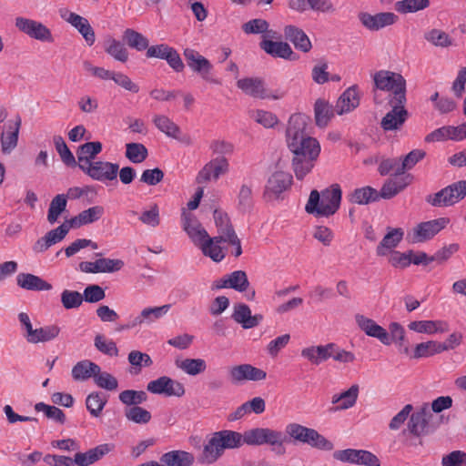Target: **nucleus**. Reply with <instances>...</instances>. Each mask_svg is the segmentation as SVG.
I'll return each mask as SVG.
<instances>
[{
  "label": "nucleus",
  "mask_w": 466,
  "mask_h": 466,
  "mask_svg": "<svg viewBox=\"0 0 466 466\" xmlns=\"http://www.w3.org/2000/svg\"><path fill=\"white\" fill-rule=\"evenodd\" d=\"M431 418V410L427 404L423 405L418 411L410 415L408 422L409 431L416 437L428 434L430 432L429 422Z\"/></svg>",
  "instance_id": "20"
},
{
  "label": "nucleus",
  "mask_w": 466,
  "mask_h": 466,
  "mask_svg": "<svg viewBox=\"0 0 466 466\" xmlns=\"http://www.w3.org/2000/svg\"><path fill=\"white\" fill-rule=\"evenodd\" d=\"M331 349L330 343L310 346L301 350V356L307 359L310 363L319 365L329 359V350Z\"/></svg>",
  "instance_id": "42"
},
{
  "label": "nucleus",
  "mask_w": 466,
  "mask_h": 466,
  "mask_svg": "<svg viewBox=\"0 0 466 466\" xmlns=\"http://www.w3.org/2000/svg\"><path fill=\"white\" fill-rule=\"evenodd\" d=\"M220 243L215 237H209L199 248L204 256L210 258L215 262H220L226 257V252L219 245Z\"/></svg>",
  "instance_id": "46"
},
{
  "label": "nucleus",
  "mask_w": 466,
  "mask_h": 466,
  "mask_svg": "<svg viewBox=\"0 0 466 466\" xmlns=\"http://www.w3.org/2000/svg\"><path fill=\"white\" fill-rule=\"evenodd\" d=\"M107 403V396L100 391H93L86 399V406L92 417L97 418L101 415Z\"/></svg>",
  "instance_id": "48"
},
{
  "label": "nucleus",
  "mask_w": 466,
  "mask_h": 466,
  "mask_svg": "<svg viewBox=\"0 0 466 466\" xmlns=\"http://www.w3.org/2000/svg\"><path fill=\"white\" fill-rule=\"evenodd\" d=\"M243 433L231 430L214 432L198 457L202 464H213L224 454L225 450H235L244 445Z\"/></svg>",
  "instance_id": "1"
},
{
  "label": "nucleus",
  "mask_w": 466,
  "mask_h": 466,
  "mask_svg": "<svg viewBox=\"0 0 466 466\" xmlns=\"http://www.w3.org/2000/svg\"><path fill=\"white\" fill-rule=\"evenodd\" d=\"M17 285L26 290H50L52 285L42 278L31 273H20L16 277Z\"/></svg>",
  "instance_id": "35"
},
{
  "label": "nucleus",
  "mask_w": 466,
  "mask_h": 466,
  "mask_svg": "<svg viewBox=\"0 0 466 466\" xmlns=\"http://www.w3.org/2000/svg\"><path fill=\"white\" fill-rule=\"evenodd\" d=\"M71 228L69 222L66 221L56 228L50 230L34 244V251L37 253L44 252L52 245L60 242L65 238Z\"/></svg>",
  "instance_id": "23"
},
{
  "label": "nucleus",
  "mask_w": 466,
  "mask_h": 466,
  "mask_svg": "<svg viewBox=\"0 0 466 466\" xmlns=\"http://www.w3.org/2000/svg\"><path fill=\"white\" fill-rule=\"evenodd\" d=\"M430 0H400L396 2L395 10L400 14L422 11L430 6Z\"/></svg>",
  "instance_id": "56"
},
{
  "label": "nucleus",
  "mask_w": 466,
  "mask_h": 466,
  "mask_svg": "<svg viewBox=\"0 0 466 466\" xmlns=\"http://www.w3.org/2000/svg\"><path fill=\"white\" fill-rule=\"evenodd\" d=\"M413 177L406 174L399 177L388 179L379 192L380 198L390 199L407 187L412 181Z\"/></svg>",
  "instance_id": "27"
},
{
  "label": "nucleus",
  "mask_w": 466,
  "mask_h": 466,
  "mask_svg": "<svg viewBox=\"0 0 466 466\" xmlns=\"http://www.w3.org/2000/svg\"><path fill=\"white\" fill-rule=\"evenodd\" d=\"M286 441L287 436L281 431L268 427L264 428L262 446L268 445L271 447V451L276 454L283 455L286 453Z\"/></svg>",
  "instance_id": "29"
},
{
  "label": "nucleus",
  "mask_w": 466,
  "mask_h": 466,
  "mask_svg": "<svg viewBox=\"0 0 466 466\" xmlns=\"http://www.w3.org/2000/svg\"><path fill=\"white\" fill-rule=\"evenodd\" d=\"M336 113L335 107L324 99H318L314 104V115L316 125L319 127L328 126Z\"/></svg>",
  "instance_id": "44"
},
{
  "label": "nucleus",
  "mask_w": 466,
  "mask_h": 466,
  "mask_svg": "<svg viewBox=\"0 0 466 466\" xmlns=\"http://www.w3.org/2000/svg\"><path fill=\"white\" fill-rule=\"evenodd\" d=\"M126 157L134 164L142 163L148 156L147 147L140 143H127L126 145Z\"/></svg>",
  "instance_id": "58"
},
{
  "label": "nucleus",
  "mask_w": 466,
  "mask_h": 466,
  "mask_svg": "<svg viewBox=\"0 0 466 466\" xmlns=\"http://www.w3.org/2000/svg\"><path fill=\"white\" fill-rule=\"evenodd\" d=\"M466 197V180L454 182L440 191L429 195L426 201L433 207H451Z\"/></svg>",
  "instance_id": "5"
},
{
  "label": "nucleus",
  "mask_w": 466,
  "mask_h": 466,
  "mask_svg": "<svg viewBox=\"0 0 466 466\" xmlns=\"http://www.w3.org/2000/svg\"><path fill=\"white\" fill-rule=\"evenodd\" d=\"M388 104L391 110L382 117L380 127L386 132L400 130L409 117V112L405 108L406 103L395 104L389 100Z\"/></svg>",
  "instance_id": "13"
},
{
  "label": "nucleus",
  "mask_w": 466,
  "mask_h": 466,
  "mask_svg": "<svg viewBox=\"0 0 466 466\" xmlns=\"http://www.w3.org/2000/svg\"><path fill=\"white\" fill-rule=\"evenodd\" d=\"M118 169V164L96 160L84 167L83 172L94 180L105 182L116 180Z\"/></svg>",
  "instance_id": "15"
},
{
  "label": "nucleus",
  "mask_w": 466,
  "mask_h": 466,
  "mask_svg": "<svg viewBox=\"0 0 466 466\" xmlns=\"http://www.w3.org/2000/svg\"><path fill=\"white\" fill-rule=\"evenodd\" d=\"M378 171L381 176L393 175L394 177L406 175L401 167V157L386 158L381 160L379 164Z\"/></svg>",
  "instance_id": "54"
},
{
  "label": "nucleus",
  "mask_w": 466,
  "mask_h": 466,
  "mask_svg": "<svg viewBox=\"0 0 466 466\" xmlns=\"http://www.w3.org/2000/svg\"><path fill=\"white\" fill-rule=\"evenodd\" d=\"M360 388L357 384H353L349 390L334 394L331 398L332 404H337L335 410H342L352 408L358 400Z\"/></svg>",
  "instance_id": "41"
},
{
  "label": "nucleus",
  "mask_w": 466,
  "mask_h": 466,
  "mask_svg": "<svg viewBox=\"0 0 466 466\" xmlns=\"http://www.w3.org/2000/svg\"><path fill=\"white\" fill-rule=\"evenodd\" d=\"M228 161L225 157H214L198 171L196 181L198 184L217 181L221 176L228 173Z\"/></svg>",
  "instance_id": "11"
},
{
  "label": "nucleus",
  "mask_w": 466,
  "mask_h": 466,
  "mask_svg": "<svg viewBox=\"0 0 466 466\" xmlns=\"http://www.w3.org/2000/svg\"><path fill=\"white\" fill-rule=\"evenodd\" d=\"M299 443L307 444L312 448L323 451H331L334 448L333 443L319 433L315 429L308 428L304 431Z\"/></svg>",
  "instance_id": "39"
},
{
  "label": "nucleus",
  "mask_w": 466,
  "mask_h": 466,
  "mask_svg": "<svg viewBox=\"0 0 466 466\" xmlns=\"http://www.w3.org/2000/svg\"><path fill=\"white\" fill-rule=\"evenodd\" d=\"M319 155H317V147L311 149L309 156L303 153L293 155L292 167L297 179H303L313 169Z\"/></svg>",
  "instance_id": "25"
},
{
  "label": "nucleus",
  "mask_w": 466,
  "mask_h": 466,
  "mask_svg": "<svg viewBox=\"0 0 466 466\" xmlns=\"http://www.w3.org/2000/svg\"><path fill=\"white\" fill-rule=\"evenodd\" d=\"M229 289H233L238 292L247 290L249 286L248 276L243 270H236L226 275Z\"/></svg>",
  "instance_id": "63"
},
{
  "label": "nucleus",
  "mask_w": 466,
  "mask_h": 466,
  "mask_svg": "<svg viewBox=\"0 0 466 466\" xmlns=\"http://www.w3.org/2000/svg\"><path fill=\"white\" fill-rule=\"evenodd\" d=\"M102 151V144L99 141L87 142L77 149L76 165L83 171L88 165L94 162L95 157Z\"/></svg>",
  "instance_id": "28"
},
{
  "label": "nucleus",
  "mask_w": 466,
  "mask_h": 466,
  "mask_svg": "<svg viewBox=\"0 0 466 466\" xmlns=\"http://www.w3.org/2000/svg\"><path fill=\"white\" fill-rule=\"evenodd\" d=\"M97 372H99V365L89 360L76 362L71 370L72 378L76 381H86L91 378L94 379Z\"/></svg>",
  "instance_id": "36"
},
{
  "label": "nucleus",
  "mask_w": 466,
  "mask_h": 466,
  "mask_svg": "<svg viewBox=\"0 0 466 466\" xmlns=\"http://www.w3.org/2000/svg\"><path fill=\"white\" fill-rule=\"evenodd\" d=\"M214 219L218 234L215 238L220 242H225L228 243V245L232 246L234 248L232 254L236 258H238L242 254L241 242L236 234L229 218L226 213L215 210Z\"/></svg>",
  "instance_id": "6"
},
{
  "label": "nucleus",
  "mask_w": 466,
  "mask_h": 466,
  "mask_svg": "<svg viewBox=\"0 0 466 466\" xmlns=\"http://www.w3.org/2000/svg\"><path fill=\"white\" fill-rule=\"evenodd\" d=\"M60 333V328L57 325H47L35 329L33 334L28 338L27 342L36 344L47 342L56 339Z\"/></svg>",
  "instance_id": "49"
},
{
  "label": "nucleus",
  "mask_w": 466,
  "mask_h": 466,
  "mask_svg": "<svg viewBox=\"0 0 466 466\" xmlns=\"http://www.w3.org/2000/svg\"><path fill=\"white\" fill-rule=\"evenodd\" d=\"M449 222L448 218H439L420 223L413 230V241L423 242L432 238L441 229L445 228Z\"/></svg>",
  "instance_id": "19"
},
{
  "label": "nucleus",
  "mask_w": 466,
  "mask_h": 466,
  "mask_svg": "<svg viewBox=\"0 0 466 466\" xmlns=\"http://www.w3.org/2000/svg\"><path fill=\"white\" fill-rule=\"evenodd\" d=\"M170 304H165L159 307H147L141 310L145 325H151L163 318L170 309Z\"/></svg>",
  "instance_id": "59"
},
{
  "label": "nucleus",
  "mask_w": 466,
  "mask_h": 466,
  "mask_svg": "<svg viewBox=\"0 0 466 466\" xmlns=\"http://www.w3.org/2000/svg\"><path fill=\"white\" fill-rule=\"evenodd\" d=\"M105 51L117 61L125 63L128 59V52L124 44L114 38L106 41Z\"/></svg>",
  "instance_id": "57"
},
{
  "label": "nucleus",
  "mask_w": 466,
  "mask_h": 466,
  "mask_svg": "<svg viewBox=\"0 0 466 466\" xmlns=\"http://www.w3.org/2000/svg\"><path fill=\"white\" fill-rule=\"evenodd\" d=\"M267 377L266 371L251 364H239L228 369V378L232 384H241L246 380L259 381Z\"/></svg>",
  "instance_id": "14"
},
{
  "label": "nucleus",
  "mask_w": 466,
  "mask_h": 466,
  "mask_svg": "<svg viewBox=\"0 0 466 466\" xmlns=\"http://www.w3.org/2000/svg\"><path fill=\"white\" fill-rule=\"evenodd\" d=\"M404 231L400 228H389L387 234L380 242L376 248L378 256H386L390 250L395 248L402 240Z\"/></svg>",
  "instance_id": "32"
},
{
  "label": "nucleus",
  "mask_w": 466,
  "mask_h": 466,
  "mask_svg": "<svg viewBox=\"0 0 466 466\" xmlns=\"http://www.w3.org/2000/svg\"><path fill=\"white\" fill-rule=\"evenodd\" d=\"M114 449L115 444L103 443L88 450L86 452H76L73 459V464L76 463L78 466H89L114 451Z\"/></svg>",
  "instance_id": "24"
},
{
  "label": "nucleus",
  "mask_w": 466,
  "mask_h": 466,
  "mask_svg": "<svg viewBox=\"0 0 466 466\" xmlns=\"http://www.w3.org/2000/svg\"><path fill=\"white\" fill-rule=\"evenodd\" d=\"M380 199L379 192L371 187H363L356 188L349 196V200L351 203L358 205H367Z\"/></svg>",
  "instance_id": "45"
},
{
  "label": "nucleus",
  "mask_w": 466,
  "mask_h": 466,
  "mask_svg": "<svg viewBox=\"0 0 466 466\" xmlns=\"http://www.w3.org/2000/svg\"><path fill=\"white\" fill-rule=\"evenodd\" d=\"M284 35L297 49L305 53L311 49V42L302 29L289 25L285 26Z\"/></svg>",
  "instance_id": "33"
},
{
  "label": "nucleus",
  "mask_w": 466,
  "mask_h": 466,
  "mask_svg": "<svg viewBox=\"0 0 466 466\" xmlns=\"http://www.w3.org/2000/svg\"><path fill=\"white\" fill-rule=\"evenodd\" d=\"M153 123L156 127L166 136L177 140H183L180 137V127L168 116L165 115H155L153 116Z\"/></svg>",
  "instance_id": "43"
},
{
  "label": "nucleus",
  "mask_w": 466,
  "mask_h": 466,
  "mask_svg": "<svg viewBox=\"0 0 466 466\" xmlns=\"http://www.w3.org/2000/svg\"><path fill=\"white\" fill-rule=\"evenodd\" d=\"M195 461L194 455L185 451H171L160 457L164 466H191Z\"/></svg>",
  "instance_id": "37"
},
{
  "label": "nucleus",
  "mask_w": 466,
  "mask_h": 466,
  "mask_svg": "<svg viewBox=\"0 0 466 466\" xmlns=\"http://www.w3.org/2000/svg\"><path fill=\"white\" fill-rule=\"evenodd\" d=\"M269 24L262 18L251 19L242 25L244 33L250 34H265L263 39L267 37H275L276 32L268 30Z\"/></svg>",
  "instance_id": "50"
},
{
  "label": "nucleus",
  "mask_w": 466,
  "mask_h": 466,
  "mask_svg": "<svg viewBox=\"0 0 466 466\" xmlns=\"http://www.w3.org/2000/svg\"><path fill=\"white\" fill-rule=\"evenodd\" d=\"M358 17L361 25L370 31H379L394 25L398 20V16L392 12H381L375 15L360 12Z\"/></svg>",
  "instance_id": "17"
},
{
  "label": "nucleus",
  "mask_w": 466,
  "mask_h": 466,
  "mask_svg": "<svg viewBox=\"0 0 466 466\" xmlns=\"http://www.w3.org/2000/svg\"><path fill=\"white\" fill-rule=\"evenodd\" d=\"M54 144L55 147L59 154L62 161L68 167L76 166V158L73 153L70 151L68 147L66 146L64 138L61 136L54 137Z\"/></svg>",
  "instance_id": "64"
},
{
  "label": "nucleus",
  "mask_w": 466,
  "mask_h": 466,
  "mask_svg": "<svg viewBox=\"0 0 466 466\" xmlns=\"http://www.w3.org/2000/svg\"><path fill=\"white\" fill-rule=\"evenodd\" d=\"M355 320L359 328L365 332L369 337L376 338L382 344L389 346L391 344L389 332L377 324L373 319L365 317L364 315L357 314Z\"/></svg>",
  "instance_id": "21"
},
{
  "label": "nucleus",
  "mask_w": 466,
  "mask_h": 466,
  "mask_svg": "<svg viewBox=\"0 0 466 466\" xmlns=\"http://www.w3.org/2000/svg\"><path fill=\"white\" fill-rule=\"evenodd\" d=\"M237 86L246 95L254 98L278 100L284 96L283 91L272 93L268 91L264 81L258 77H244L237 82Z\"/></svg>",
  "instance_id": "8"
},
{
  "label": "nucleus",
  "mask_w": 466,
  "mask_h": 466,
  "mask_svg": "<svg viewBox=\"0 0 466 466\" xmlns=\"http://www.w3.org/2000/svg\"><path fill=\"white\" fill-rule=\"evenodd\" d=\"M66 196L65 194L56 195L50 202L47 212V221L50 224L56 223L59 216L66 210Z\"/></svg>",
  "instance_id": "55"
},
{
  "label": "nucleus",
  "mask_w": 466,
  "mask_h": 466,
  "mask_svg": "<svg viewBox=\"0 0 466 466\" xmlns=\"http://www.w3.org/2000/svg\"><path fill=\"white\" fill-rule=\"evenodd\" d=\"M60 15L66 22L70 24L78 31L88 46H91L95 44V31L86 18L69 10H61Z\"/></svg>",
  "instance_id": "16"
},
{
  "label": "nucleus",
  "mask_w": 466,
  "mask_h": 466,
  "mask_svg": "<svg viewBox=\"0 0 466 466\" xmlns=\"http://www.w3.org/2000/svg\"><path fill=\"white\" fill-rule=\"evenodd\" d=\"M232 319L243 329H248L259 325L263 319L261 314L252 315L249 307L244 303L234 305Z\"/></svg>",
  "instance_id": "26"
},
{
  "label": "nucleus",
  "mask_w": 466,
  "mask_h": 466,
  "mask_svg": "<svg viewBox=\"0 0 466 466\" xmlns=\"http://www.w3.org/2000/svg\"><path fill=\"white\" fill-rule=\"evenodd\" d=\"M147 390L153 394L165 395L167 397H182L186 390L184 385L170 377L161 376L151 380L147 385Z\"/></svg>",
  "instance_id": "12"
},
{
  "label": "nucleus",
  "mask_w": 466,
  "mask_h": 466,
  "mask_svg": "<svg viewBox=\"0 0 466 466\" xmlns=\"http://www.w3.org/2000/svg\"><path fill=\"white\" fill-rule=\"evenodd\" d=\"M408 328L418 333L435 334L449 331V324L444 320H415Z\"/></svg>",
  "instance_id": "31"
},
{
  "label": "nucleus",
  "mask_w": 466,
  "mask_h": 466,
  "mask_svg": "<svg viewBox=\"0 0 466 466\" xmlns=\"http://www.w3.org/2000/svg\"><path fill=\"white\" fill-rule=\"evenodd\" d=\"M292 176L289 172L275 171L272 173L266 184L264 195L268 199H279L281 195L290 188Z\"/></svg>",
  "instance_id": "10"
},
{
  "label": "nucleus",
  "mask_w": 466,
  "mask_h": 466,
  "mask_svg": "<svg viewBox=\"0 0 466 466\" xmlns=\"http://www.w3.org/2000/svg\"><path fill=\"white\" fill-rule=\"evenodd\" d=\"M123 37L128 46L136 49L137 51H144L148 48V39L144 35L134 29H126Z\"/></svg>",
  "instance_id": "52"
},
{
  "label": "nucleus",
  "mask_w": 466,
  "mask_h": 466,
  "mask_svg": "<svg viewBox=\"0 0 466 466\" xmlns=\"http://www.w3.org/2000/svg\"><path fill=\"white\" fill-rule=\"evenodd\" d=\"M177 367L189 376H197L207 370V362L203 359H184L177 361Z\"/></svg>",
  "instance_id": "51"
},
{
  "label": "nucleus",
  "mask_w": 466,
  "mask_h": 466,
  "mask_svg": "<svg viewBox=\"0 0 466 466\" xmlns=\"http://www.w3.org/2000/svg\"><path fill=\"white\" fill-rule=\"evenodd\" d=\"M15 25L20 32L28 35L32 39L44 43L54 42V36L51 30L39 21L17 16L15 20Z\"/></svg>",
  "instance_id": "7"
},
{
  "label": "nucleus",
  "mask_w": 466,
  "mask_h": 466,
  "mask_svg": "<svg viewBox=\"0 0 466 466\" xmlns=\"http://www.w3.org/2000/svg\"><path fill=\"white\" fill-rule=\"evenodd\" d=\"M374 86L377 89L389 93L388 101L393 103H406V80L399 73L380 70L373 75Z\"/></svg>",
  "instance_id": "4"
},
{
  "label": "nucleus",
  "mask_w": 466,
  "mask_h": 466,
  "mask_svg": "<svg viewBox=\"0 0 466 466\" xmlns=\"http://www.w3.org/2000/svg\"><path fill=\"white\" fill-rule=\"evenodd\" d=\"M427 42L435 47L448 48L454 46V40L445 31L433 28L424 34Z\"/></svg>",
  "instance_id": "47"
},
{
  "label": "nucleus",
  "mask_w": 466,
  "mask_h": 466,
  "mask_svg": "<svg viewBox=\"0 0 466 466\" xmlns=\"http://www.w3.org/2000/svg\"><path fill=\"white\" fill-rule=\"evenodd\" d=\"M259 46L267 54L274 57L290 59L293 55L290 46L285 42H274L269 39H263L259 43Z\"/></svg>",
  "instance_id": "40"
},
{
  "label": "nucleus",
  "mask_w": 466,
  "mask_h": 466,
  "mask_svg": "<svg viewBox=\"0 0 466 466\" xmlns=\"http://www.w3.org/2000/svg\"><path fill=\"white\" fill-rule=\"evenodd\" d=\"M147 58H159L166 60L168 66L176 72H182L185 65L178 52L167 44L148 46L146 52Z\"/></svg>",
  "instance_id": "9"
},
{
  "label": "nucleus",
  "mask_w": 466,
  "mask_h": 466,
  "mask_svg": "<svg viewBox=\"0 0 466 466\" xmlns=\"http://www.w3.org/2000/svg\"><path fill=\"white\" fill-rule=\"evenodd\" d=\"M341 188L334 184L321 192L314 189L310 192L305 210L317 217H329L337 212L341 201Z\"/></svg>",
  "instance_id": "3"
},
{
  "label": "nucleus",
  "mask_w": 466,
  "mask_h": 466,
  "mask_svg": "<svg viewBox=\"0 0 466 466\" xmlns=\"http://www.w3.org/2000/svg\"><path fill=\"white\" fill-rule=\"evenodd\" d=\"M309 117L303 114L292 115L288 123L286 131L287 144L293 155L301 152L306 157L310 154L312 148L317 147V155L320 153V145L319 141L305 133Z\"/></svg>",
  "instance_id": "2"
},
{
  "label": "nucleus",
  "mask_w": 466,
  "mask_h": 466,
  "mask_svg": "<svg viewBox=\"0 0 466 466\" xmlns=\"http://www.w3.org/2000/svg\"><path fill=\"white\" fill-rule=\"evenodd\" d=\"M138 219L144 224L151 228H157L160 224V210L156 203H152L148 208L143 210Z\"/></svg>",
  "instance_id": "62"
},
{
  "label": "nucleus",
  "mask_w": 466,
  "mask_h": 466,
  "mask_svg": "<svg viewBox=\"0 0 466 466\" xmlns=\"http://www.w3.org/2000/svg\"><path fill=\"white\" fill-rule=\"evenodd\" d=\"M253 205L252 184L243 183L238 193V208L242 212H246L251 208Z\"/></svg>",
  "instance_id": "60"
},
{
  "label": "nucleus",
  "mask_w": 466,
  "mask_h": 466,
  "mask_svg": "<svg viewBox=\"0 0 466 466\" xmlns=\"http://www.w3.org/2000/svg\"><path fill=\"white\" fill-rule=\"evenodd\" d=\"M360 105V96L355 86L346 89L339 97L335 110L336 114L343 115L355 109Z\"/></svg>",
  "instance_id": "30"
},
{
  "label": "nucleus",
  "mask_w": 466,
  "mask_h": 466,
  "mask_svg": "<svg viewBox=\"0 0 466 466\" xmlns=\"http://www.w3.org/2000/svg\"><path fill=\"white\" fill-rule=\"evenodd\" d=\"M182 226L195 246L199 248L209 238L207 230L191 214L183 212Z\"/></svg>",
  "instance_id": "22"
},
{
  "label": "nucleus",
  "mask_w": 466,
  "mask_h": 466,
  "mask_svg": "<svg viewBox=\"0 0 466 466\" xmlns=\"http://www.w3.org/2000/svg\"><path fill=\"white\" fill-rule=\"evenodd\" d=\"M183 55L187 65L193 72L198 74L206 81L211 80L209 74L213 66L208 59L192 48H186Z\"/></svg>",
  "instance_id": "18"
},
{
  "label": "nucleus",
  "mask_w": 466,
  "mask_h": 466,
  "mask_svg": "<svg viewBox=\"0 0 466 466\" xmlns=\"http://www.w3.org/2000/svg\"><path fill=\"white\" fill-rule=\"evenodd\" d=\"M119 400L127 406H138L147 400V395L144 390H126L120 392Z\"/></svg>",
  "instance_id": "61"
},
{
  "label": "nucleus",
  "mask_w": 466,
  "mask_h": 466,
  "mask_svg": "<svg viewBox=\"0 0 466 466\" xmlns=\"http://www.w3.org/2000/svg\"><path fill=\"white\" fill-rule=\"evenodd\" d=\"M104 212L105 210L102 206H94L81 211L77 216L70 218L68 222L72 228H77L99 220Z\"/></svg>",
  "instance_id": "34"
},
{
  "label": "nucleus",
  "mask_w": 466,
  "mask_h": 466,
  "mask_svg": "<svg viewBox=\"0 0 466 466\" xmlns=\"http://www.w3.org/2000/svg\"><path fill=\"white\" fill-rule=\"evenodd\" d=\"M20 126L21 118L17 116L15 122L8 125L6 132L2 133L1 147L4 154H10L16 147Z\"/></svg>",
  "instance_id": "38"
},
{
  "label": "nucleus",
  "mask_w": 466,
  "mask_h": 466,
  "mask_svg": "<svg viewBox=\"0 0 466 466\" xmlns=\"http://www.w3.org/2000/svg\"><path fill=\"white\" fill-rule=\"evenodd\" d=\"M440 353H441V342L436 340H429L417 344L410 357L412 359H421L429 358Z\"/></svg>",
  "instance_id": "53"
}]
</instances>
